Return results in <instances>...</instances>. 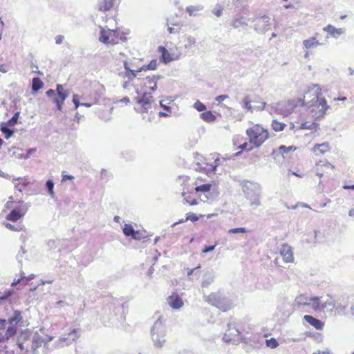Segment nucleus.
Instances as JSON below:
<instances>
[{"instance_id": "nucleus-1", "label": "nucleus", "mask_w": 354, "mask_h": 354, "mask_svg": "<svg viewBox=\"0 0 354 354\" xmlns=\"http://www.w3.org/2000/svg\"><path fill=\"white\" fill-rule=\"evenodd\" d=\"M312 91L313 97L311 100L306 102V98L311 91L306 92L304 98H298V103L301 106H306L312 117L316 120L321 119L324 117L326 111L329 109L327 105L326 100L324 97H320V88L318 84H313Z\"/></svg>"}, {"instance_id": "nucleus-2", "label": "nucleus", "mask_w": 354, "mask_h": 354, "mask_svg": "<svg viewBox=\"0 0 354 354\" xmlns=\"http://www.w3.org/2000/svg\"><path fill=\"white\" fill-rule=\"evenodd\" d=\"M246 133L249 137V142L240 145L239 148L241 150L251 151L254 148H258L269 137L268 131L258 124L248 129Z\"/></svg>"}, {"instance_id": "nucleus-3", "label": "nucleus", "mask_w": 354, "mask_h": 354, "mask_svg": "<svg viewBox=\"0 0 354 354\" xmlns=\"http://www.w3.org/2000/svg\"><path fill=\"white\" fill-rule=\"evenodd\" d=\"M240 185L245 198L250 201L249 205L252 207L251 211L261 205V187L259 183L243 180L241 181Z\"/></svg>"}, {"instance_id": "nucleus-4", "label": "nucleus", "mask_w": 354, "mask_h": 354, "mask_svg": "<svg viewBox=\"0 0 354 354\" xmlns=\"http://www.w3.org/2000/svg\"><path fill=\"white\" fill-rule=\"evenodd\" d=\"M23 316L21 311L15 310L12 315L8 317V326L6 330L0 329V342L8 340L15 336L18 330V326H23Z\"/></svg>"}, {"instance_id": "nucleus-5", "label": "nucleus", "mask_w": 354, "mask_h": 354, "mask_svg": "<svg viewBox=\"0 0 354 354\" xmlns=\"http://www.w3.org/2000/svg\"><path fill=\"white\" fill-rule=\"evenodd\" d=\"M205 297V301L208 304L216 307L223 312H227L233 307L232 301L222 295L221 292H212L209 295Z\"/></svg>"}, {"instance_id": "nucleus-6", "label": "nucleus", "mask_w": 354, "mask_h": 354, "mask_svg": "<svg viewBox=\"0 0 354 354\" xmlns=\"http://www.w3.org/2000/svg\"><path fill=\"white\" fill-rule=\"evenodd\" d=\"M151 337L156 348L162 347L166 342V328L160 318H158L151 327Z\"/></svg>"}, {"instance_id": "nucleus-7", "label": "nucleus", "mask_w": 354, "mask_h": 354, "mask_svg": "<svg viewBox=\"0 0 354 354\" xmlns=\"http://www.w3.org/2000/svg\"><path fill=\"white\" fill-rule=\"evenodd\" d=\"M254 23L253 28L259 34H265L270 29L271 19L267 15H257L248 19Z\"/></svg>"}, {"instance_id": "nucleus-8", "label": "nucleus", "mask_w": 354, "mask_h": 354, "mask_svg": "<svg viewBox=\"0 0 354 354\" xmlns=\"http://www.w3.org/2000/svg\"><path fill=\"white\" fill-rule=\"evenodd\" d=\"M21 205L14 208L6 217V218L12 222H17L21 218L28 212L30 205L28 203H24L23 201L17 202Z\"/></svg>"}, {"instance_id": "nucleus-9", "label": "nucleus", "mask_w": 354, "mask_h": 354, "mask_svg": "<svg viewBox=\"0 0 354 354\" xmlns=\"http://www.w3.org/2000/svg\"><path fill=\"white\" fill-rule=\"evenodd\" d=\"M241 332L236 328L234 324L228 323L227 330L223 335V339L227 343L237 344L241 340Z\"/></svg>"}, {"instance_id": "nucleus-10", "label": "nucleus", "mask_w": 354, "mask_h": 354, "mask_svg": "<svg viewBox=\"0 0 354 354\" xmlns=\"http://www.w3.org/2000/svg\"><path fill=\"white\" fill-rule=\"evenodd\" d=\"M136 102L142 105V113H147L149 109H151V104L155 102V100L150 93H144L142 96H138L135 98ZM142 119L145 120L146 116L142 114Z\"/></svg>"}, {"instance_id": "nucleus-11", "label": "nucleus", "mask_w": 354, "mask_h": 354, "mask_svg": "<svg viewBox=\"0 0 354 354\" xmlns=\"http://www.w3.org/2000/svg\"><path fill=\"white\" fill-rule=\"evenodd\" d=\"M297 105H299L298 102L297 103L290 100L279 102L276 104L277 114L288 116L292 112Z\"/></svg>"}, {"instance_id": "nucleus-12", "label": "nucleus", "mask_w": 354, "mask_h": 354, "mask_svg": "<svg viewBox=\"0 0 354 354\" xmlns=\"http://www.w3.org/2000/svg\"><path fill=\"white\" fill-rule=\"evenodd\" d=\"M216 273L213 270H208L204 272L201 286L203 288H207L215 279Z\"/></svg>"}, {"instance_id": "nucleus-13", "label": "nucleus", "mask_w": 354, "mask_h": 354, "mask_svg": "<svg viewBox=\"0 0 354 354\" xmlns=\"http://www.w3.org/2000/svg\"><path fill=\"white\" fill-rule=\"evenodd\" d=\"M280 254L283 257V259L285 262H286V263L293 262V261H294L293 252H292L291 247H290L289 245H283V246L280 250Z\"/></svg>"}, {"instance_id": "nucleus-14", "label": "nucleus", "mask_w": 354, "mask_h": 354, "mask_svg": "<svg viewBox=\"0 0 354 354\" xmlns=\"http://www.w3.org/2000/svg\"><path fill=\"white\" fill-rule=\"evenodd\" d=\"M167 302L173 309H179L183 306L181 297L177 294H172L167 298Z\"/></svg>"}, {"instance_id": "nucleus-15", "label": "nucleus", "mask_w": 354, "mask_h": 354, "mask_svg": "<svg viewBox=\"0 0 354 354\" xmlns=\"http://www.w3.org/2000/svg\"><path fill=\"white\" fill-rule=\"evenodd\" d=\"M304 320H305L310 325L313 326L317 330H322L324 326V322L314 317L312 315H304Z\"/></svg>"}, {"instance_id": "nucleus-16", "label": "nucleus", "mask_w": 354, "mask_h": 354, "mask_svg": "<svg viewBox=\"0 0 354 354\" xmlns=\"http://www.w3.org/2000/svg\"><path fill=\"white\" fill-rule=\"evenodd\" d=\"M316 36L311 37L308 39H305L303 41V45L304 48L307 49L315 48L318 46L323 45L322 43H320L319 40L317 39V36H318V33L315 34Z\"/></svg>"}, {"instance_id": "nucleus-17", "label": "nucleus", "mask_w": 354, "mask_h": 354, "mask_svg": "<svg viewBox=\"0 0 354 354\" xmlns=\"http://www.w3.org/2000/svg\"><path fill=\"white\" fill-rule=\"evenodd\" d=\"M123 233L125 236H131L133 239H142L141 236H136V234H139V231H136L131 224H124L123 227Z\"/></svg>"}, {"instance_id": "nucleus-18", "label": "nucleus", "mask_w": 354, "mask_h": 354, "mask_svg": "<svg viewBox=\"0 0 354 354\" xmlns=\"http://www.w3.org/2000/svg\"><path fill=\"white\" fill-rule=\"evenodd\" d=\"M323 30L336 39L344 33V30L343 28H337L330 24L327 25L323 28Z\"/></svg>"}, {"instance_id": "nucleus-19", "label": "nucleus", "mask_w": 354, "mask_h": 354, "mask_svg": "<svg viewBox=\"0 0 354 354\" xmlns=\"http://www.w3.org/2000/svg\"><path fill=\"white\" fill-rule=\"evenodd\" d=\"M322 297H312L309 299V301L310 302L309 303H304V305L305 306H311L312 308L315 310H322Z\"/></svg>"}, {"instance_id": "nucleus-20", "label": "nucleus", "mask_w": 354, "mask_h": 354, "mask_svg": "<svg viewBox=\"0 0 354 354\" xmlns=\"http://www.w3.org/2000/svg\"><path fill=\"white\" fill-rule=\"evenodd\" d=\"M230 26L234 29L245 28L248 26L247 19L243 17H235L230 22Z\"/></svg>"}, {"instance_id": "nucleus-21", "label": "nucleus", "mask_w": 354, "mask_h": 354, "mask_svg": "<svg viewBox=\"0 0 354 354\" xmlns=\"http://www.w3.org/2000/svg\"><path fill=\"white\" fill-rule=\"evenodd\" d=\"M329 297L326 301H322V310L326 309L328 312H333L335 307V301L329 295H327Z\"/></svg>"}, {"instance_id": "nucleus-22", "label": "nucleus", "mask_w": 354, "mask_h": 354, "mask_svg": "<svg viewBox=\"0 0 354 354\" xmlns=\"http://www.w3.org/2000/svg\"><path fill=\"white\" fill-rule=\"evenodd\" d=\"M0 129L6 139L10 138L15 133V129H11L9 125L6 123L0 124Z\"/></svg>"}, {"instance_id": "nucleus-23", "label": "nucleus", "mask_w": 354, "mask_h": 354, "mask_svg": "<svg viewBox=\"0 0 354 354\" xmlns=\"http://www.w3.org/2000/svg\"><path fill=\"white\" fill-rule=\"evenodd\" d=\"M67 97V95L63 94H59V95H58V94H56L54 96V97L52 99V101L53 103L55 104L57 110H62V105Z\"/></svg>"}, {"instance_id": "nucleus-24", "label": "nucleus", "mask_w": 354, "mask_h": 354, "mask_svg": "<svg viewBox=\"0 0 354 354\" xmlns=\"http://www.w3.org/2000/svg\"><path fill=\"white\" fill-rule=\"evenodd\" d=\"M44 84L41 81V80L38 77H33L32 80V84H31V90L33 93L38 92L41 88H43Z\"/></svg>"}, {"instance_id": "nucleus-25", "label": "nucleus", "mask_w": 354, "mask_h": 354, "mask_svg": "<svg viewBox=\"0 0 354 354\" xmlns=\"http://www.w3.org/2000/svg\"><path fill=\"white\" fill-rule=\"evenodd\" d=\"M32 342L33 352H35L38 348L41 346V345L44 342V339L39 335L35 334L32 337Z\"/></svg>"}, {"instance_id": "nucleus-26", "label": "nucleus", "mask_w": 354, "mask_h": 354, "mask_svg": "<svg viewBox=\"0 0 354 354\" xmlns=\"http://www.w3.org/2000/svg\"><path fill=\"white\" fill-rule=\"evenodd\" d=\"M17 346L21 351H25L26 353L33 352L32 339L28 342L26 341L24 342L19 343V346Z\"/></svg>"}, {"instance_id": "nucleus-27", "label": "nucleus", "mask_w": 354, "mask_h": 354, "mask_svg": "<svg viewBox=\"0 0 354 354\" xmlns=\"http://www.w3.org/2000/svg\"><path fill=\"white\" fill-rule=\"evenodd\" d=\"M200 117L202 120L207 122H214L216 119V117L210 111L203 112L200 115Z\"/></svg>"}, {"instance_id": "nucleus-28", "label": "nucleus", "mask_w": 354, "mask_h": 354, "mask_svg": "<svg viewBox=\"0 0 354 354\" xmlns=\"http://www.w3.org/2000/svg\"><path fill=\"white\" fill-rule=\"evenodd\" d=\"M204 8L203 6L202 5H197V6H189L186 7V12H188L189 16H196V12H199L203 10Z\"/></svg>"}, {"instance_id": "nucleus-29", "label": "nucleus", "mask_w": 354, "mask_h": 354, "mask_svg": "<svg viewBox=\"0 0 354 354\" xmlns=\"http://www.w3.org/2000/svg\"><path fill=\"white\" fill-rule=\"evenodd\" d=\"M100 9L103 11L109 10L113 6V0H100Z\"/></svg>"}, {"instance_id": "nucleus-30", "label": "nucleus", "mask_w": 354, "mask_h": 354, "mask_svg": "<svg viewBox=\"0 0 354 354\" xmlns=\"http://www.w3.org/2000/svg\"><path fill=\"white\" fill-rule=\"evenodd\" d=\"M32 337L30 333L28 330L22 331L21 334L17 337V345L19 346V343L28 342L32 339Z\"/></svg>"}, {"instance_id": "nucleus-31", "label": "nucleus", "mask_w": 354, "mask_h": 354, "mask_svg": "<svg viewBox=\"0 0 354 354\" xmlns=\"http://www.w3.org/2000/svg\"><path fill=\"white\" fill-rule=\"evenodd\" d=\"M329 149H330L329 145L327 142H324L322 144H317L314 147V151L315 152L319 151V153H321V154H323L325 152L329 151Z\"/></svg>"}, {"instance_id": "nucleus-32", "label": "nucleus", "mask_w": 354, "mask_h": 354, "mask_svg": "<svg viewBox=\"0 0 354 354\" xmlns=\"http://www.w3.org/2000/svg\"><path fill=\"white\" fill-rule=\"evenodd\" d=\"M198 219H199V217L196 214L188 213V214H187V216H186V218L185 220L181 219L179 221L174 223L171 226L172 227L176 226L178 223H183V222L189 221V220L191 221L192 222H196V221H198Z\"/></svg>"}, {"instance_id": "nucleus-33", "label": "nucleus", "mask_w": 354, "mask_h": 354, "mask_svg": "<svg viewBox=\"0 0 354 354\" xmlns=\"http://www.w3.org/2000/svg\"><path fill=\"white\" fill-rule=\"evenodd\" d=\"M301 129L317 130L319 129V124L316 122H305L300 124Z\"/></svg>"}, {"instance_id": "nucleus-34", "label": "nucleus", "mask_w": 354, "mask_h": 354, "mask_svg": "<svg viewBox=\"0 0 354 354\" xmlns=\"http://www.w3.org/2000/svg\"><path fill=\"white\" fill-rule=\"evenodd\" d=\"M160 49H163V52H162L160 57L162 62L167 64L173 60V58L171 57V55L169 53V52L165 47L160 46Z\"/></svg>"}, {"instance_id": "nucleus-35", "label": "nucleus", "mask_w": 354, "mask_h": 354, "mask_svg": "<svg viewBox=\"0 0 354 354\" xmlns=\"http://www.w3.org/2000/svg\"><path fill=\"white\" fill-rule=\"evenodd\" d=\"M140 72H142L140 68L138 69H130L129 71H125L124 77H127L128 80L132 81Z\"/></svg>"}, {"instance_id": "nucleus-36", "label": "nucleus", "mask_w": 354, "mask_h": 354, "mask_svg": "<svg viewBox=\"0 0 354 354\" xmlns=\"http://www.w3.org/2000/svg\"><path fill=\"white\" fill-rule=\"evenodd\" d=\"M54 182L51 179H48L46 180L45 187L46 190L48 191V194L50 196L51 198H55V194L54 192Z\"/></svg>"}, {"instance_id": "nucleus-37", "label": "nucleus", "mask_w": 354, "mask_h": 354, "mask_svg": "<svg viewBox=\"0 0 354 354\" xmlns=\"http://www.w3.org/2000/svg\"><path fill=\"white\" fill-rule=\"evenodd\" d=\"M296 147L295 146H289L286 147L285 145H281L279 147V153L282 155L283 158H285V155H287L288 153L291 151H294L296 150Z\"/></svg>"}, {"instance_id": "nucleus-38", "label": "nucleus", "mask_w": 354, "mask_h": 354, "mask_svg": "<svg viewBox=\"0 0 354 354\" xmlns=\"http://www.w3.org/2000/svg\"><path fill=\"white\" fill-rule=\"evenodd\" d=\"M212 185L209 183L203 184L199 186H196L195 188L196 192L207 193L211 189Z\"/></svg>"}, {"instance_id": "nucleus-39", "label": "nucleus", "mask_w": 354, "mask_h": 354, "mask_svg": "<svg viewBox=\"0 0 354 354\" xmlns=\"http://www.w3.org/2000/svg\"><path fill=\"white\" fill-rule=\"evenodd\" d=\"M286 124L283 122H280L277 120H274L272 122V129L275 131H281L284 129Z\"/></svg>"}, {"instance_id": "nucleus-40", "label": "nucleus", "mask_w": 354, "mask_h": 354, "mask_svg": "<svg viewBox=\"0 0 354 354\" xmlns=\"http://www.w3.org/2000/svg\"><path fill=\"white\" fill-rule=\"evenodd\" d=\"M0 304L8 300L13 294L14 290L12 289L6 290L3 293H0Z\"/></svg>"}, {"instance_id": "nucleus-41", "label": "nucleus", "mask_w": 354, "mask_h": 354, "mask_svg": "<svg viewBox=\"0 0 354 354\" xmlns=\"http://www.w3.org/2000/svg\"><path fill=\"white\" fill-rule=\"evenodd\" d=\"M243 107L248 111L252 112L254 109V107L251 105V100L249 96H245L243 99Z\"/></svg>"}, {"instance_id": "nucleus-42", "label": "nucleus", "mask_w": 354, "mask_h": 354, "mask_svg": "<svg viewBox=\"0 0 354 354\" xmlns=\"http://www.w3.org/2000/svg\"><path fill=\"white\" fill-rule=\"evenodd\" d=\"M157 60L152 59L148 64L144 65L142 67H140V70H142V71L147 70H155L157 68Z\"/></svg>"}, {"instance_id": "nucleus-43", "label": "nucleus", "mask_w": 354, "mask_h": 354, "mask_svg": "<svg viewBox=\"0 0 354 354\" xmlns=\"http://www.w3.org/2000/svg\"><path fill=\"white\" fill-rule=\"evenodd\" d=\"M99 40L104 44L110 43L109 36L104 28H102L100 30V36L99 37Z\"/></svg>"}, {"instance_id": "nucleus-44", "label": "nucleus", "mask_w": 354, "mask_h": 354, "mask_svg": "<svg viewBox=\"0 0 354 354\" xmlns=\"http://www.w3.org/2000/svg\"><path fill=\"white\" fill-rule=\"evenodd\" d=\"M20 112L17 111L14 115L8 120V121L6 123L10 127H14L18 122L19 118Z\"/></svg>"}, {"instance_id": "nucleus-45", "label": "nucleus", "mask_w": 354, "mask_h": 354, "mask_svg": "<svg viewBox=\"0 0 354 354\" xmlns=\"http://www.w3.org/2000/svg\"><path fill=\"white\" fill-rule=\"evenodd\" d=\"M266 345L271 348H275L279 346V343L276 339L272 337L269 339H266Z\"/></svg>"}, {"instance_id": "nucleus-46", "label": "nucleus", "mask_w": 354, "mask_h": 354, "mask_svg": "<svg viewBox=\"0 0 354 354\" xmlns=\"http://www.w3.org/2000/svg\"><path fill=\"white\" fill-rule=\"evenodd\" d=\"M4 225L6 226V228L12 230V231H21L22 230V227L20 225H12L10 223H4Z\"/></svg>"}, {"instance_id": "nucleus-47", "label": "nucleus", "mask_w": 354, "mask_h": 354, "mask_svg": "<svg viewBox=\"0 0 354 354\" xmlns=\"http://www.w3.org/2000/svg\"><path fill=\"white\" fill-rule=\"evenodd\" d=\"M55 93L58 94V95H59V94H63V95H67V97H68V94H69L68 91L64 90L63 86L59 84H57L56 85V90H55Z\"/></svg>"}, {"instance_id": "nucleus-48", "label": "nucleus", "mask_w": 354, "mask_h": 354, "mask_svg": "<svg viewBox=\"0 0 354 354\" xmlns=\"http://www.w3.org/2000/svg\"><path fill=\"white\" fill-rule=\"evenodd\" d=\"M194 107L198 111H205L207 109L206 106L200 102L199 100H197L194 104Z\"/></svg>"}, {"instance_id": "nucleus-49", "label": "nucleus", "mask_w": 354, "mask_h": 354, "mask_svg": "<svg viewBox=\"0 0 354 354\" xmlns=\"http://www.w3.org/2000/svg\"><path fill=\"white\" fill-rule=\"evenodd\" d=\"M247 232L245 227L232 228L228 230L229 234L246 233Z\"/></svg>"}, {"instance_id": "nucleus-50", "label": "nucleus", "mask_w": 354, "mask_h": 354, "mask_svg": "<svg viewBox=\"0 0 354 354\" xmlns=\"http://www.w3.org/2000/svg\"><path fill=\"white\" fill-rule=\"evenodd\" d=\"M7 326H8V318H0V329H3V330H6L7 328Z\"/></svg>"}, {"instance_id": "nucleus-51", "label": "nucleus", "mask_w": 354, "mask_h": 354, "mask_svg": "<svg viewBox=\"0 0 354 354\" xmlns=\"http://www.w3.org/2000/svg\"><path fill=\"white\" fill-rule=\"evenodd\" d=\"M73 103L74 104L75 109L80 106L82 102H80V96L76 94L73 95Z\"/></svg>"}, {"instance_id": "nucleus-52", "label": "nucleus", "mask_w": 354, "mask_h": 354, "mask_svg": "<svg viewBox=\"0 0 354 354\" xmlns=\"http://www.w3.org/2000/svg\"><path fill=\"white\" fill-rule=\"evenodd\" d=\"M217 245V243H216L214 245H205L202 250L203 253H208L213 251L215 247Z\"/></svg>"}, {"instance_id": "nucleus-53", "label": "nucleus", "mask_w": 354, "mask_h": 354, "mask_svg": "<svg viewBox=\"0 0 354 354\" xmlns=\"http://www.w3.org/2000/svg\"><path fill=\"white\" fill-rule=\"evenodd\" d=\"M212 12L218 17H221L223 13V8L221 6L217 5L216 7L212 10Z\"/></svg>"}, {"instance_id": "nucleus-54", "label": "nucleus", "mask_w": 354, "mask_h": 354, "mask_svg": "<svg viewBox=\"0 0 354 354\" xmlns=\"http://www.w3.org/2000/svg\"><path fill=\"white\" fill-rule=\"evenodd\" d=\"M78 333L79 329H73L71 332L69 333L68 335L73 340H75L77 339L80 336Z\"/></svg>"}, {"instance_id": "nucleus-55", "label": "nucleus", "mask_w": 354, "mask_h": 354, "mask_svg": "<svg viewBox=\"0 0 354 354\" xmlns=\"http://www.w3.org/2000/svg\"><path fill=\"white\" fill-rule=\"evenodd\" d=\"M195 39L192 36H189L187 39V44H185V47H190L193 46L195 44Z\"/></svg>"}, {"instance_id": "nucleus-56", "label": "nucleus", "mask_w": 354, "mask_h": 354, "mask_svg": "<svg viewBox=\"0 0 354 354\" xmlns=\"http://www.w3.org/2000/svg\"><path fill=\"white\" fill-rule=\"evenodd\" d=\"M30 67L32 68V73H37L39 75H43V73L38 70V66L34 64L32 62H31Z\"/></svg>"}, {"instance_id": "nucleus-57", "label": "nucleus", "mask_w": 354, "mask_h": 354, "mask_svg": "<svg viewBox=\"0 0 354 354\" xmlns=\"http://www.w3.org/2000/svg\"><path fill=\"white\" fill-rule=\"evenodd\" d=\"M62 182H65L68 180H73L74 179V176H72V175H70V174H62Z\"/></svg>"}, {"instance_id": "nucleus-58", "label": "nucleus", "mask_w": 354, "mask_h": 354, "mask_svg": "<svg viewBox=\"0 0 354 354\" xmlns=\"http://www.w3.org/2000/svg\"><path fill=\"white\" fill-rule=\"evenodd\" d=\"M229 96L227 95H218L216 97V101L218 102V103H221L222 102L223 100H225V99L228 98Z\"/></svg>"}, {"instance_id": "nucleus-59", "label": "nucleus", "mask_w": 354, "mask_h": 354, "mask_svg": "<svg viewBox=\"0 0 354 354\" xmlns=\"http://www.w3.org/2000/svg\"><path fill=\"white\" fill-rule=\"evenodd\" d=\"M145 81H146L145 84H153L154 82H156V80H155V77H152V76L151 77L147 76L145 78Z\"/></svg>"}, {"instance_id": "nucleus-60", "label": "nucleus", "mask_w": 354, "mask_h": 354, "mask_svg": "<svg viewBox=\"0 0 354 354\" xmlns=\"http://www.w3.org/2000/svg\"><path fill=\"white\" fill-rule=\"evenodd\" d=\"M46 95L53 99L54 96L56 95L55 91L53 89H49L46 92Z\"/></svg>"}, {"instance_id": "nucleus-61", "label": "nucleus", "mask_w": 354, "mask_h": 354, "mask_svg": "<svg viewBox=\"0 0 354 354\" xmlns=\"http://www.w3.org/2000/svg\"><path fill=\"white\" fill-rule=\"evenodd\" d=\"M17 180H21V182L19 183H21V185L23 186V187H26L30 184V182L28 180V179H22L21 178H18Z\"/></svg>"}, {"instance_id": "nucleus-62", "label": "nucleus", "mask_w": 354, "mask_h": 354, "mask_svg": "<svg viewBox=\"0 0 354 354\" xmlns=\"http://www.w3.org/2000/svg\"><path fill=\"white\" fill-rule=\"evenodd\" d=\"M268 111L270 114H272L273 113H277V109H276V104H272L268 106Z\"/></svg>"}, {"instance_id": "nucleus-63", "label": "nucleus", "mask_w": 354, "mask_h": 354, "mask_svg": "<svg viewBox=\"0 0 354 354\" xmlns=\"http://www.w3.org/2000/svg\"><path fill=\"white\" fill-rule=\"evenodd\" d=\"M346 305H342L341 304H335V308L337 310V311H342V310H344L346 308Z\"/></svg>"}, {"instance_id": "nucleus-64", "label": "nucleus", "mask_w": 354, "mask_h": 354, "mask_svg": "<svg viewBox=\"0 0 354 354\" xmlns=\"http://www.w3.org/2000/svg\"><path fill=\"white\" fill-rule=\"evenodd\" d=\"M64 36L62 35H57L56 37H55V43L57 44H60L62 43L63 40H64Z\"/></svg>"}]
</instances>
